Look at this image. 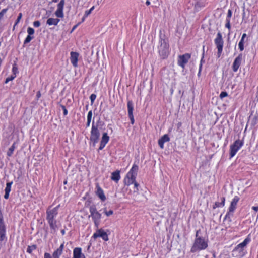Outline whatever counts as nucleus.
I'll return each instance as SVG.
<instances>
[{"mask_svg": "<svg viewBox=\"0 0 258 258\" xmlns=\"http://www.w3.org/2000/svg\"><path fill=\"white\" fill-rule=\"evenodd\" d=\"M198 230L196 232V237L193 244L190 249V252L196 253L205 250L208 247V239L199 235Z\"/></svg>", "mask_w": 258, "mask_h": 258, "instance_id": "f257e3e1", "label": "nucleus"}, {"mask_svg": "<svg viewBox=\"0 0 258 258\" xmlns=\"http://www.w3.org/2000/svg\"><path fill=\"white\" fill-rule=\"evenodd\" d=\"M60 204L52 209H51L50 207H49L47 208L46 212V220L50 229L54 231H55L57 228V221L55 220V218L58 215V210Z\"/></svg>", "mask_w": 258, "mask_h": 258, "instance_id": "f03ea898", "label": "nucleus"}, {"mask_svg": "<svg viewBox=\"0 0 258 258\" xmlns=\"http://www.w3.org/2000/svg\"><path fill=\"white\" fill-rule=\"evenodd\" d=\"M251 241L250 235L248 234L243 242L238 244L233 250L232 255L236 258H242L245 255L244 247Z\"/></svg>", "mask_w": 258, "mask_h": 258, "instance_id": "7ed1b4c3", "label": "nucleus"}, {"mask_svg": "<svg viewBox=\"0 0 258 258\" xmlns=\"http://www.w3.org/2000/svg\"><path fill=\"white\" fill-rule=\"evenodd\" d=\"M158 52L161 59H166L170 53L168 40L160 37L159 45L158 46Z\"/></svg>", "mask_w": 258, "mask_h": 258, "instance_id": "20e7f679", "label": "nucleus"}, {"mask_svg": "<svg viewBox=\"0 0 258 258\" xmlns=\"http://www.w3.org/2000/svg\"><path fill=\"white\" fill-rule=\"evenodd\" d=\"M138 170V166L134 163L124 177L123 182L125 185L128 186L133 184V183L136 180Z\"/></svg>", "mask_w": 258, "mask_h": 258, "instance_id": "39448f33", "label": "nucleus"}, {"mask_svg": "<svg viewBox=\"0 0 258 258\" xmlns=\"http://www.w3.org/2000/svg\"><path fill=\"white\" fill-rule=\"evenodd\" d=\"M89 210L90 213L89 217L91 218L95 228H98L101 222L102 214L97 210L96 206L94 204L91 205Z\"/></svg>", "mask_w": 258, "mask_h": 258, "instance_id": "423d86ee", "label": "nucleus"}, {"mask_svg": "<svg viewBox=\"0 0 258 258\" xmlns=\"http://www.w3.org/2000/svg\"><path fill=\"white\" fill-rule=\"evenodd\" d=\"M100 136V134L98 126L95 125L93 121L90 132V144L92 145V146L94 147L96 146V143H98Z\"/></svg>", "mask_w": 258, "mask_h": 258, "instance_id": "0eeeda50", "label": "nucleus"}, {"mask_svg": "<svg viewBox=\"0 0 258 258\" xmlns=\"http://www.w3.org/2000/svg\"><path fill=\"white\" fill-rule=\"evenodd\" d=\"M214 43L217 49V57L219 58L222 54L224 45L222 35L220 32L217 33L216 37L214 39Z\"/></svg>", "mask_w": 258, "mask_h": 258, "instance_id": "6e6552de", "label": "nucleus"}, {"mask_svg": "<svg viewBox=\"0 0 258 258\" xmlns=\"http://www.w3.org/2000/svg\"><path fill=\"white\" fill-rule=\"evenodd\" d=\"M7 241L6 225L3 215L0 210V242L5 243Z\"/></svg>", "mask_w": 258, "mask_h": 258, "instance_id": "1a4fd4ad", "label": "nucleus"}, {"mask_svg": "<svg viewBox=\"0 0 258 258\" xmlns=\"http://www.w3.org/2000/svg\"><path fill=\"white\" fill-rule=\"evenodd\" d=\"M244 141L239 139L234 141L233 144L230 146V158L233 157L240 149L243 146Z\"/></svg>", "mask_w": 258, "mask_h": 258, "instance_id": "9d476101", "label": "nucleus"}, {"mask_svg": "<svg viewBox=\"0 0 258 258\" xmlns=\"http://www.w3.org/2000/svg\"><path fill=\"white\" fill-rule=\"evenodd\" d=\"M191 56V54L188 53L179 55L177 58V64L183 69H184L186 64L190 59Z\"/></svg>", "mask_w": 258, "mask_h": 258, "instance_id": "9b49d317", "label": "nucleus"}, {"mask_svg": "<svg viewBox=\"0 0 258 258\" xmlns=\"http://www.w3.org/2000/svg\"><path fill=\"white\" fill-rule=\"evenodd\" d=\"M96 231L92 236V238L94 240L98 237H101L104 241H107L109 240L107 233L102 228H96Z\"/></svg>", "mask_w": 258, "mask_h": 258, "instance_id": "f8f14e48", "label": "nucleus"}, {"mask_svg": "<svg viewBox=\"0 0 258 258\" xmlns=\"http://www.w3.org/2000/svg\"><path fill=\"white\" fill-rule=\"evenodd\" d=\"M128 116L131 121V123L133 125L135 123V119L133 115L134 104L132 100H128L127 103Z\"/></svg>", "mask_w": 258, "mask_h": 258, "instance_id": "ddd939ff", "label": "nucleus"}, {"mask_svg": "<svg viewBox=\"0 0 258 258\" xmlns=\"http://www.w3.org/2000/svg\"><path fill=\"white\" fill-rule=\"evenodd\" d=\"M64 0H61L57 4V10L55 12V15L58 18H62L64 17L63 8L64 6Z\"/></svg>", "mask_w": 258, "mask_h": 258, "instance_id": "4468645a", "label": "nucleus"}, {"mask_svg": "<svg viewBox=\"0 0 258 258\" xmlns=\"http://www.w3.org/2000/svg\"><path fill=\"white\" fill-rule=\"evenodd\" d=\"M242 58L243 54L242 53H240L235 58L232 64V70L234 72H236L238 71L241 64Z\"/></svg>", "mask_w": 258, "mask_h": 258, "instance_id": "2eb2a0df", "label": "nucleus"}, {"mask_svg": "<svg viewBox=\"0 0 258 258\" xmlns=\"http://www.w3.org/2000/svg\"><path fill=\"white\" fill-rule=\"evenodd\" d=\"M109 137L108 136L107 133H104L102 134V136L100 143V146L99 147V150H102L108 143L109 141Z\"/></svg>", "mask_w": 258, "mask_h": 258, "instance_id": "dca6fc26", "label": "nucleus"}, {"mask_svg": "<svg viewBox=\"0 0 258 258\" xmlns=\"http://www.w3.org/2000/svg\"><path fill=\"white\" fill-rule=\"evenodd\" d=\"M240 198L237 196H235L232 200L230 205L228 208V211L233 213L236 209L237 203L239 202Z\"/></svg>", "mask_w": 258, "mask_h": 258, "instance_id": "f3484780", "label": "nucleus"}, {"mask_svg": "<svg viewBox=\"0 0 258 258\" xmlns=\"http://www.w3.org/2000/svg\"><path fill=\"white\" fill-rule=\"evenodd\" d=\"M64 241H63L56 250L52 253V258H60L64 248Z\"/></svg>", "mask_w": 258, "mask_h": 258, "instance_id": "a211bd4d", "label": "nucleus"}, {"mask_svg": "<svg viewBox=\"0 0 258 258\" xmlns=\"http://www.w3.org/2000/svg\"><path fill=\"white\" fill-rule=\"evenodd\" d=\"M70 60L72 64L74 67L77 68L79 54L78 52L72 51L70 53Z\"/></svg>", "mask_w": 258, "mask_h": 258, "instance_id": "6ab92c4d", "label": "nucleus"}, {"mask_svg": "<svg viewBox=\"0 0 258 258\" xmlns=\"http://www.w3.org/2000/svg\"><path fill=\"white\" fill-rule=\"evenodd\" d=\"M96 190L95 191L96 195L99 197V198L102 201H105L106 199V196L104 193L103 190L100 186L99 183H97L96 184Z\"/></svg>", "mask_w": 258, "mask_h": 258, "instance_id": "aec40b11", "label": "nucleus"}, {"mask_svg": "<svg viewBox=\"0 0 258 258\" xmlns=\"http://www.w3.org/2000/svg\"><path fill=\"white\" fill-rule=\"evenodd\" d=\"M232 212L228 211L226 214L223 221V224L225 226L226 229L230 227V223L232 221L231 217L233 216Z\"/></svg>", "mask_w": 258, "mask_h": 258, "instance_id": "412c9836", "label": "nucleus"}, {"mask_svg": "<svg viewBox=\"0 0 258 258\" xmlns=\"http://www.w3.org/2000/svg\"><path fill=\"white\" fill-rule=\"evenodd\" d=\"M205 6L206 4L203 0H195L194 4L195 12H199L202 8L205 7Z\"/></svg>", "mask_w": 258, "mask_h": 258, "instance_id": "4be33fe9", "label": "nucleus"}, {"mask_svg": "<svg viewBox=\"0 0 258 258\" xmlns=\"http://www.w3.org/2000/svg\"><path fill=\"white\" fill-rule=\"evenodd\" d=\"M121 178L120 171L116 170V171L111 173V179L117 183Z\"/></svg>", "mask_w": 258, "mask_h": 258, "instance_id": "5701e85b", "label": "nucleus"}, {"mask_svg": "<svg viewBox=\"0 0 258 258\" xmlns=\"http://www.w3.org/2000/svg\"><path fill=\"white\" fill-rule=\"evenodd\" d=\"M73 258H86L85 255L82 252L80 247H76L73 250Z\"/></svg>", "mask_w": 258, "mask_h": 258, "instance_id": "b1692460", "label": "nucleus"}, {"mask_svg": "<svg viewBox=\"0 0 258 258\" xmlns=\"http://www.w3.org/2000/svg\"><path fill=\"white\" fill-rule=\"evenodd\" d=\"M170 141V138L167 134L164 135L161 138L158 140V143L161 149L164 148V144L165 142Z\"/></svg>", "mask_w": 258, "mask_h": 258, "instance_id": "393cba45", "label": "nucleus"}, {"mask_svg": "<svg viewBox=\"0 0 258 258\" xmlns=\"http://www.w3.org/2000/svg\"><path fill=\"white\" fill-rule=\"evenodd\" d=\"M221 202H216L214 205H213V209H215L219 207H223L225 205V198L224 197H222L221 198Z\"/></svg>", "mask_w": 258, "mask_h": 258, "instance_id": "a878e982", "label": "nucleus"}, {"mask_svg": "<svg viewBox=\"0 0 258 258\" xmlns=\"http://www.w3.org/2000/svg\"><path fill=\"white\" fill-rule=\"evenodd\" d=\"M60 22V19L58 18H49L46 21V24L49 26L55 25L56 26Z\"/></svg>", "mask_w": 258, "mask_h": 258, "instance_id": "bb28decb", "label": "nucleus"}, {"mask_svg": "<svg viewBox=\"0 0 258 258\" xmlns=\"http://www.w3.org/2000/svg\"><path fill=\"white\" fill-rule=\"evenodd\" d=\"M16 148V143H14L11 146V147L9 148L8 149L7 152V155L8 157H11L15 150Z\"/></svg>", "mask_w": 258, "mask_h": 258, "instance_id": "cd10ccee", "label": "nucleus"}, {"mask_svg": "<svg viewBox=\"0 0 258 258\" xmlns=\"http://www.w3.org/2000/svg\"><path fill=\"white\" fill-rule=\"evenodd\" d=\"M92 110H90L88 112V114H87V123H86L87 127H89L90 126V123L91 121V119H92Z\"/></svg>", "mask_w": 258, "mask_h": 258, "instance_id": "c85d7f7f", "label": "nucleus"}, {"mask_svg": "<svg viewBox=\"0 0 258 258\" xmlns=\"http://www.w3.org/2000/svg\"><path fill=\"white\" fill-rule=\"evenodd\" d=\"M37 248V246L35 244H33L32 245H29L27 248V252L31 254L33 251L36 250Z\"/></svg>", "mask_w": 258, "mask_h": 258, "instance_id": "c756f323", "label": "nucleus"}, {"mask_svg": "<svg viewBox=\"0 0 258 258\" xmlns=\"http://www.w3.org/2000/svg\"><path fill=\"white\" fill-rule=\"evenodd\" d=\"M204 51H203V52L202 54V57L201 61H200V64L199 66V72H198V76L200 75V74H201V72L202 71L203 63L204 62Z\"/></svg>", "mask_w": 258, "mask_h": 258, "instance_id": "7c9ffc66", "label": "nucleus"}, {"mask_svg": "<svg viewBox=\"0 0 258 258\" xmlns=\"http://www.w3.org/2000/svg\"><path fill=\"white\" fill-rule=\"evenodd\" d=\"M13 184V182H7L6 184V187L5 189V192H10L11 190V186Z\"/></svg>", "mask_w": 258, "mask_h": 258, "instance_id": "2f4dec72", "label": "nucleus"}, {"mask_svg": "<svg viewBox=\"0 0 258 258\" xmlns=\"http://www.w3.org/2000/svg\"><path fill=\"white\" fill-rule=\"evenodd\" d=\"M34 38L33 36L27 35L24 41V45L27 44L29 43Z\"/></svg>", "mask_w": 258, "mask_h": 258, "instance_id": "473e14b6", "label": "nucleus"}, {"mask_svg": "<svg viewBox=\"0 0 258 258\" xmlns=\"http://www.w3.org/2000/svg\"><path fill=\"white\" fill-rule=\"evenodd\" d=\"M94 6H92L89 10H86L85 12L84 18L88 17L91 13L92 11L94 10ZM84 18H83L82 20L84 21Z\"/></svg>", "mask_w": 258, "mask_h": 258, "instance_id": "72a5a7b5", "label": "nucleus"}, {"mask_svg": "<svg viewBox=\"0 0 258 258\" xmlns=\"http://www.w3.org/2000/svg\"><path fill=\"white\" fill-rule=\"evenodd\" d=\"M22 17V14L21 13H20L19 14V15H18V16L17 17V19L16 21V22L15 23V24H14V25L13 26V29H15V26L19 23V22L20 21Z\"/></svg>", "mask_w": 258, "mask_h": 258, "instance_id": "f704fd0d", "label": "nucleus"}, {"mask_svg": "<svg viewBox=\"0 0 258 258\" xmlns=\"http://www.w3.org/2000/svg\"><path fill=\"white\" fill-rule=\"evenodd\" d=\"M104 213L107 216H109L113 214V211L112 210L109 211L106 210V208L104 209Z\"/></svg>", "mask_w": 258, "mask_h": 258, "instance_id": "c9c22d12", "label": "nucleus"}, {"mask_svg": "<svg viewBox=\"0 0 258 258\" xmlns=\"http://www.w3.org/2000/svg\"><path fill=\"white\" fill-rule=\"evenodd\" d=\"M225 27L228 29V30H229L228 34L230 35V31H231L230 21L226 20Z\"/></svg>", "mask_w": 258, "mask_h": 258, "instance_id": "e433bc0d", "label": "nucleus"}, {"mask_svg": "<svg viewBox=\"0 0 258 258\" xmlns=\"http://www.w3.org/2000/svg\"><path fill=\"white\" fill-rule=\"evenodd\" d=\"M232 15V12L231 10L229 9L227 12L226 20L230 21L231 17Z\"/></svg>", "mask_w": 258, "mask_h": 258, "instance_id": "4c0bfd02", "label": "nucleus"}, {"mask_svg": "<svg viewBox=\"0 0 258 258\" xmlns=\"http://www.w3.org/2000/svg\"><path fill=\"white\" fill-rule=\"evenodd\" d=\"M28 35L33 36L34 33V29L31 27H28L27 29Z\"/></svg>", "mask_w": 258, "mask_h": 258, "instance_id": "58836bf2", "label": "nucleus"}, {"mask_svg": "<svg viewBox=\"0 0 258 258\" xmlns=\"http://www.w3.org/2000/svg\"><path fill=\"white\" fill-rule=\"evenodd\" d=\"M8 9H3L1 12H0V20L2 19L4 16V15L6 14V13L7 12Z\"/></svg>", "mask_w": 258, "mask_h": 258, "instance_id": "ea45409f", "label": "nucleus"}, {"mask_svg": "<svg viewBox=\"0 0 258 258\" xmlns=\"http://www.w3.org/2000/svg\"><path fill=\"white\" fill-rule=\"evenodd\" d=\"M16 77V75L14 76H11L6 79L5 83L6 84L8 83L9 81L13 80Z\"/></svg>", "mask_w": 258, "mask_h": 258, "instance_id": "a19ab883", "label": "nucleus"}, {"mask_svg": "<svg viewBox=\"0 0 258 258\" xmlns=\"http://www.w3.org/2000/svg\"><path fill=\"white\" fill-rule=\"evenodd\" d=\"M96 98V95L95 94H92L90 96V99L91 100V104H93Z\"/></svg>", "mask_w": 258, "mask_h": 258, "instance_id": "79ce46f5", "label": "nucleus"}, {"mask_svg": "<svg viewBox=\"0 0 258 258\" xmlns=\"http://www.w3.org/2000/svg\"><path fill=\"white\" fill-rule=\"evenodd\" d=\"M228 96V93L225 91H222L221 92L219 97L221 99H223V98L227 97Z\"/></svg>", "mask_w": 258, "mask_h": 258, "instance_id": "37998d69", "label": "nucleus"}, {"mask_svg": "<svg viewBox=\"0 0 258 258\" xmlns=\"http://www.w3.org/2000/svg\"><path fill=\"white\" fill-rule=\"evenodd\" d=\"M62 110H63V115L64 116H66L68 113V110L67 109V108H66V107L63 105H60Z\"/></svg>", "mask_w": 258, "mask_h": 258, "instance_id": "c03bdc74", "label": "nucleus"}, {"mask_svg": "<svg viewBox=\"0 0 258 258\" xmlns=\"http://www.w3.org/2000/svg\"><path fill=\"white\" fill-rule=\"evenodd\" d=\"M238 48L240 51H243L244 49V44L241 42L238 43Z\"/></svg>", "mask_w": 258, "mask_h": 258, "instance_id": "a18cd8bd", "label": "nucleus"}, {"mask_svg": "<svg viewBox=\"0 0 258 258\" xmlns=\"http://www.w3.org/2000/svg\"><path fill=\"white\" fill-rule=\"evenodd\" d=\"M133 184L134 185V188H136V190L135 191H138L139 190L138 187L139 186V184L137 183V182L135 180Z\"/></svg>", "mask_w": 258, "mask_h": 258, "instance_id": "49530a36", "label": "nucleus"}, {"mask_svg": "<svg viewBox=\"0 0 258 258\" xmlns=\"http://www.w3.org/2000/svg\"><path fill=\"white\" fill-rule=\"evenodd\" d=\"M33 26L35 27H39L40 26V22L39 21H35L33 22Z\"/></svg>", "mask_w": 258, "mask_h": 258, "instance_id": "de8ad7c7", "label": "nucleus"}, {"mask_svg": "<svg viewBox=\"0 0 258 258\" xmlns=\"http://www.w3.org/2000/svg\"><path fill=\"white\" fill-rule=\"evenodd\" d=\"M52 255L51 256L49 253L45 252L44 254V258H52Z\"/></svg>", "mask_w": 258, "mask_h": 258, "instance_id": "09e8293b", "label": "nucleus"}, {"mask_svg": "<svg viewBox=\"0 0 258 258\" xmlns=\"http://www.w3.org/2000/svg\"><path fill=\"white\" fill-rule=\"evenodd\" d=\"M17 70H18V69H17V67L16 66V65L13 66L12 71H13L14 75H15L16 72H17Z\"/></svg>", "mask_w": 258, "mask_h": 258, "instance_id": "8fccbe9b", "label": "nucleus"}, {"mask_svg": "<svg viewBox=\"0 0 258 258\" xmlns=\"http://www.w3.org/2000/svg\"><path fill=\"white\" fill-rule=\"evenodd\" d=\"M41 96V92L40 91H38L36 94V97L37 99H39Z\"/></svg>", "mask_w": 258, "mask_h": 258, "instance_id": "3c124183", "label": "nucleus"}, {"mask_svg": "<svg viewBox=\"0 0 258 258\" xmlns=\"http://www.w3.org/2000/svg\"><path fill=\"white\" fill-rule=\"evenodd\" d=\"M9 192H5L4 195V198L5 199H8L9 197Z\"/></svg>", "mask_w": 258, "mask_h": 258, "instance_id": "603ef678", "label": "nucleus"}, {"mask_svg": "<svg viewBox=\"0 0 258 258\" xmlns=\"http://www.w3.org/2000/svg\"><path fill=\"white\" fill-rule=\"evenodd\" d=\"M78 24H77V25H75V26H74L71 30V32L72 33V32H73L76 29V28L78 27Z\"/></svg>", "mask_w": 258, "mask_h": 258, "instance_id": "864d4df0", "label": "nucleus"}, {"mask_svg": "<svg viewBox=\"0 0 258 258\" xmlns=\"http://www.w3.org/2000/svg\"><path fill=\"white\" fill-rule=\"evenodd\" d=\"M252 209L254 210L255 212L258 211V207L257 206H253Z\"/></svg>", "mask_w": 258, "mask_h": 258, "instance_id": "5fc2aeb1", "label": "nucleus"}, {"mask_svg": "<svg viewBox=\"0 0 258 258\" xmlns=\"http://www.w3.org/2000/svg\"><path fill=\"white\" fill-rule=\"evenodd\" d=\"M246 36H247L246 34V33H243V34H242V37H241V38H243V39H245V38L246 37Z\"/></svg>", "mask_w": 258, "mask_h": 258, "instance_id": "6e6d98bb", "label": "nucleus"}, {"mask_svg": "<svg viewBox=\"0 0 258 258\" xmlns=\"http://www.w3.org/2000/svg\"><path fill=\"white\" fill-rule=\"evenodd\" d=\"M245 42V39H243V38H241V39L239 42H241L242 43L244 44Z\"/></svg>", "mask_w": 258, "mask_h": 258, "instance_id": "4d7b16f0", "label": "nucleus"}, {"mask_svg": "<svg viewBox=\"0 0 258 258\" xmlns=\"http://www.w3.org/2000/svg\"><path fill=\"white\" fill-rule=\"evenodd\" d=\"M150 4H151L149 0H147V1L146 2V5L149 6L150 5Z\"/></svg>", "mask_w": 258, "mask_h": 258, "instance_id": "13d9d810", "label": "nucleus"}, {"mask_svg": "<svg viewBox=\"0 0 258 258\" xmlns=\"http://www.w3.org/2000/svg\"><path fill=\"white\" fill-rule=\"evenodd\" d=\"M61 233L62 234V235H64L65 234V231L64 230L62 229L61 230Z\"/></svg>", "mask_w": 258, "mask_h": 258, "instance_id": "bf43d9fd", "label": "nucleus"}, {"mask_svg": "<svg viewBox=\"0 0 258 258\" xmlns=\"http://www.w3.org/2000/svg\"><path fill=\"white\" fill-rule=\"evenodd\" d=\"M181 124H182L181 122H179V123L177 124V126H178V128H179V127H180L181 126Z\"/></svg>", "mask_w": 258, "mask_h": 258, "instance_id": "052dcab7", "label": "nucleus"}, {"mask_svg": "<svg viewBox=\"0 0 258 258\" xmlns=\"http://www.w3.org/2000/svg\"><path fill=\"white\" fill-rule=\"evenodd\" d=\"M53 2L56 3L58 1V0H52Z\"/></svg>", "mask_w": 258, "mask_h": 258, "instance_id": "680f3d73", "label": "nucleus"}, {"mask_svg": "<svg viewBox=\"0 0 258 258\" xmlns=\"http://www.w3.org/2000/svg\"><path fill=\"white\" fill-rule=\"evenodd\" d=\"M67 181H64L63 182V184H67Z\"/></svg>", "mask_w": 258, "mask_h": 258, "instance_id": "e2e57ef3", "label": "nucleus"}]
</instances>
